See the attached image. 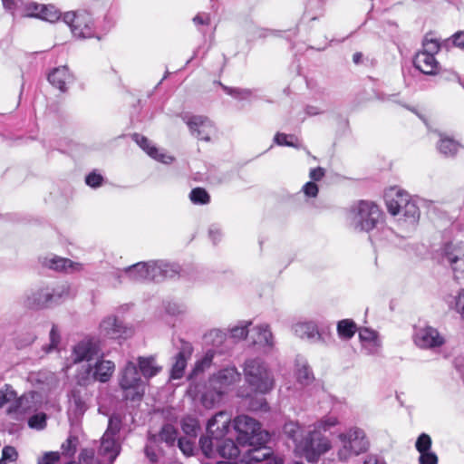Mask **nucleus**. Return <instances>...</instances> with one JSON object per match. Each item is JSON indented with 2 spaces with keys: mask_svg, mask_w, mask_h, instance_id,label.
Masks as SVG:
<instances>
[{
  "mask_svg": "<svg viewBox=\"0 0 464 464\" xmlns=\"http://www.w3.org/2000/svg\"><path fill=\"white\" fill-rule=\"evenodd\" d=\"M100 332L104 337L111 339L126 338L131 334V330L115 316H108L100 324Z\"/></svg>",
  "mask_w": 464,
  "mask_h": 464,
  "instance_id": "16",
  "label": "nucleus"
},
{
  "mask_svg": "<svg viewBox=\"0 0 464 464\" xmlns=\"http://www.w3.org/2000/svg\"><path fill=\"white\" fill-rule=\"evenodd\" d=\"M44 5H40L35 2H29L24 4L22 2V7L16 14L20 16L35 17L39 18L41 11H43Z\"/></svg>",
  "mask_w": 464,
  "mask_h": 464,
  "instance_id": "41",
  "label": "nucleus"
},
{
  "mask_svg": "<svg viewBox=\"0 0 464 464\" xmlns=\"http://www.w3.org/2000/svg\"><path fill=\"white\" fill-rule=\"evenodd\" d=\"M227 334L219 329H212L204 334V341L213 347H219L226 340Z\"/></svg>",
  "mask_w": 464,
  "mask_h": 464,
  "instance_id": "42",
  "label": "nucleus"
},
{
  "mask_svg": "<svg viewBox=\"0 0 464 464\" xmlns=\"http://www.w3.org/2000/svg\"><path fill=\"white\" fill-rule=\"evenodd\" d=\"M295 334L302 338L307 339L312 342L325 343V337L324 333H321L318 329L317 324L313 321L300 322L294 325Z\"/></svg>",
  "mask_w": 464,
  "mask_h": 464,
  "instance_id": "21",
  "label": "nucleus"
},
{
  "mask_svg": "<svg viewBox=\"0 0 464 464\" xmlns=\"http://www.w3.org/2000/svg\"><path fill=\"white\" fill-rule=\"evenodd\" d=\"M150 280L160 282L172 278L179 273V266L165 261H149Z\"/></svg>",
  "mask_w": 464,
  "mask_h": 464,
  "instance_id": "19",
  "label": "nucleus"
},
{
  "mask_svg": "<svg viewBox=\"0 0 464 464\" xmlns=\"http://www.w3.org/2000/svg\"><path fill=\"white\" fill-rule=\"evenodd\" d=\"M100 352L101 349L96 341L84 339L73 347L71 357L74 363H79L83 361L90 362L98 357Z\"/></svg>",
  "mask_w": 464,
  "mask_h": 464,
  "instance_id": "15",
  "label": "nucleus"
},
{
  "mask_svg": "<svg viewBox=\"0 0 464 464\" xmlns=\"http://www.w3.org/2000/svg\"><path fill=\"white\" fill-rule=\"evenodd\" d=\"M454 279L456 281H463L464 280V258L459 259L458 262L450 265Z\"/></svg>",
  "mask_w": 464,
  "mask_h": 464,
  "instance_id": "59",
  "label": "nucleus"
},
{
  "mask_svg": "<svg viewBox=\"0 0 464 464\" xmlns=\"http://www.w3.org/2000/svg\"><path fill=\"white\" fill-rule=\"evenodd\" d=\"M251 446L253 448L249 450L244 457L246 464H250L252 462L264 463L272 459V458H270L272 451L269 448L265 447V444Z\"/></svg>",
  "mask_w": 464,
  "mask_h": 464,
  "instance_id": "30",
  "label": "nucleus"
},
{
  "mask_svg": "<svg viewBox=\"0 0 464 464\" xmlns=\"http://www.w3.org/2000/svg\"><path fill=\"white\" fill-rule=\"evenodd\" d=\"M439 140L437 142V150L438 151L446 158H453L457 155L459 150L461 149V144L442 133L439 134Z\"/></svg>",
  "mask_w": 464,
  "mask_h": 464,
  "instance_id": "27",
  "label": "nucleus"
},
{
  "mask_svg": "<svg viewBox=\"0 0 464 464\" xmlns=\"http://www.w3.org/2000/svg\"><path fill=\"white\" fill-rule=\"evenodd\" d=\"M296 377L300 383L302 384H308L312 380V372L305 363L302 365H298L297 371H296Z\"/></svg>",
  "mask_w": 464,
  "mask_h": 464,
  "instance_id": "55",
  "label": "nucleus"
},
{
  "mask_svg": "<svg viewBox=\"0 0 464 464\" xmlns=\"http://www.w3.org/2000/svg\"><path fill=\"white\" fill-rule=\"evenodd\" d=\"M241 380V374L235 366L223 368L208 379V390L201 396L206 408H212L223 396L230 392Z\"/></svg>",
  "mask_w": 464,
  "mask_h": 464,
  "instance_id": "2",
  "label": "nucleus"
},
{
  "mask_svg": "<svg viewBox=\"0 0 464 464\" xmlns=\"http://www.w3.org/2000/svg\"><path fill=\"white\" fill-rule=\"evenodd\" d=\"M385 202L388 212L398 217L410 225H415L420 218V210L416 202L405 191L392 188L385 194Z\"/></svg>",
  "mask_w": 464,
  "mask_h": 464,
  "instance_id": "4",
  "label": "nucleus"
},
{
  "mask_svg": "<svg viewBox=\"0 0 464 464\" xmlns=\"http://www.w3.org/2000/svg\"><path fill=\"white\" fill-rule=\"evenodd\" d=\"M257 337L254 340L255 343H259L264 346L271 348L273 346V334L269 326L266 324L257 325L254 328Z\"/></svg>",
  "mask_w": 464,
  "mask_h": 464,
  "instance_id": "36",
  "label": "nucleus"
},
{
  "mask_svg": "<svg viewBox=\"0 0 464 464\" xmlns=\"http://www.w3.org/2000/svg\"><path fill=\"white\" fill-rule=\"evenodd\" d=\"M60 460V453L58 451L45 452L42 458L38 459L37 464H57Z\"/></svg>",
  "mask_w": 464,
  "mask_h": 464,
  "instance_id": "61",
  "label": "nucleus"
},
{
  "mask_svg": "<svg viewBox=\"0 0 464 464\" xmlns=\"http://www.w3.org/2000/svg\"><path fill=\"white\" fill-rule=\"evenodd\" d=\"M121 429V419L118 415H112L109 419V423L106 431L103 435L106 437H113L118 439L120 430Z\"/></svg>",
  "mask_w": 464,
  "mask_h": 464,
  "instance_id": "48",
  "label": "nucleus"
},
{
  "mask_svg": "<svg viewBox=\"0 0 464 464\" xmlns=\"http://www.w3.org/2000/svg\"><path fill=\"white\" fill-rule=\"evenodd\" d=\"M63 22L71 28L72 34L78 38H92L96 34L95 23L92 14L86 10L67 12L63 16Z\"/></svg>",
  "mask_w": 464,
  "mask_h": 464,
  "instance_id": "11",
  "label": "nucleus"
},
{
  "mask_svg": "<svg viewBox=\"0 0 464 464\" xmlns=\"http://www.w3.org/2000/svg\"><path fill=\"white\" fill-rule=\"evenodd\" d=\"M121 451V444L118 439L113 437H106L103 435L101 439V445L98 450V454L102 456L104 460L113 462Z\"/></svg>",
  "mask_w": 464,
  "mask_h": 464,
  "instance_id": "24",
  "label": "nucleus"
},
{
  "mask_svg": "<svg viewBox=\"0 0 464 464\" xmlns=\"http://www.w3.org/2000/svg\"><path fill=\"white\" fill-rule=\"evenodd\" d=\"M446 301L449 307L457 312L464 320V289L448 296Z\"/></svg>",
  "mask_w": 464,
  "mask_h": 464,
  "instance_id": "39",
  "label": "nucleus"
},
{
  "mask_svg": "<svg viewBox=\"0 0 464 464\" xmlns=\"http://www.w3.org/2000/svg\"><path fill=\"white\" fill-rule=\"evenodd\" d=\"M178 430L174 426L166 424L161 428L159 438L161 441H164L169 446H173L177 440Z\"/></svg>",
  "mask_w": 464,
  "mask_h": 464,
  "instance_id": "44",
  "label": "nucleus"
},
{
  "mask_svg": "<svg viewBox=\"0 0 464 464\" xmlns=\"http://www.w3.org/2000/svg\"><path fill=\"white\" fill-rule=\"evenodd\" d=\"M420 464H438V456L431 450L420 453Z\"/></svg>",
  "mask_w": 464,
  "mask_h": 464,
  "instance_id": "62",
  "label": "nucleus"
},
{
  "mask_svg": "<svg viewBox=\"0 0 464 464\" xmlns=\"http://www.w3.org/2000/svg\"><path fill=\"white\" fill-rule=\"evenodd\" d=\"M440 40L434 37L433 34L429 33L422 41V50L420 52L435 56L440 50Z\"/></svg>",
  "mask_w": 464,
  "mask_h": 464,
  "instance_id": "40",
  "label": "nucleus"
},
{
  "mask_svg": "<svg viewBox=\"0 0 464 464\" xmlns=\"http://www.w3.org/2000/svg\"><path fill=\"white\" fill-rule=\"evenodd\" d=\"M149 269V262H139L124 268L122 271H117L115 273V276L118 279H121V275L123 274L127 278L133 282L147 281L150 280Z\"/></svg>",
  "mask_w": 464,
  "mask_h": 464,
  "instance_id": "22",
  "label": "nucleus"
},
{
  "mask_svg": "<svg viewBox=\"0 0 464 464\" xmlns=\"http://www.w3.org/2000/svg\"><path fill=\"white\" fill-rule=\"evenodd\" d=\"M69 402L71 408L76 414H83L87 410V405L82 395V390L79 387H74L69 395Z\"/></svg>",
  "mask_w": 464,
  "mask_h": 464,
  "instance_id": "33",
  "label": "nucleus"
},
{
  "mask_svg": "<svg viewBox=\"0 0 464 464\" xmlns=\"http://www.w3.org/2000/svg\"><path fill=\"white\" fill-rule=\"evenodd\" d=\"M131 138L152 159L164 164H169L174 160L172 156L160 151L145 136L134 133Z\"/></svg>",
  "mask_w": 464,
  "mask_h": 464,
  "instance_id": "20",
  "label": "nucleus"
},
{
  "mask_svg": "<svg viewBox=\"0 0 464 464\" xmlns=\"http://www.w3.org/2000/svg\"><path fill=\"white\" fill-rule=\"evenodd\" d=\"M359 338L362 343L379 338L378 334L369 328H362L359 331Z\"/></svg>",
  "mask_w": 464,
  "mask_h": 464,
  "instance_id": "63",
  "label": "nucleus"
},
{
  "mask_svg": "<svg viewBox=\"0 0 464 464\" xmlns=\"http://www.w3.org/2000/svg\"><path fill=\"white\" fill-rule=\"evenodd\" d=\"M44 265L51 269L64 272L76 271L82 268L81 264L74 263L68 258H63L57 256L45 257L44 260Z\"/></svg>",
  "mask_w": 464,
  "mask_h": 464,
  "instance_id": "28",
  "label": "nucleus"
},
{
  "mask_svg": "<svg viewBox=\"0 0 464 464\" xmlns=\"http://www.w3.org/2000/svg\"><path fill=\"white\" fill-rule=\"evenodd\" d=\"M338 438L341 446L337 456L342 461H346L353 456L365 452L369 447L364 431L358 428L350 429L340 433Z\"/></svg>",
  "mask_w": 464,
  "mask_h": 464,
  "instance_id": "9",
  "label": "nucleus"
},
{
  "mask_svg": "<svg viewBox=\"0 0 464 464\" xmlns=\"http://www.w3.org/2000/svg\"><path fill=\"white\" fill-rule=\"evenodd\" d=\"M42 406L43 397L41 393L29 392L17 399L15 411L19 414L30 415L41 410Z\"/></svg>",
  "mask_w": 464,
  "mask_h": 464,
  "instance_id": "18",
  "label": "nucleus"
},
{
  "mask_svg": "<svg viewBox=\"0 0 464 464\" xmlns=\"http://www.w3.org/2000/svg\"><path fill=\"white\" fill-rule=\"evenodd\" d=\"M189 199L196 205H206L210 201V196L203 188H195L189 193Z\"/></svg>",
  "mask_w": 464,
  "mask_h": 464,
  "instance_id": "46",
  "label": "nucleus"
},
{
  "mask_svg": "<svg viewBox=\"0 0 464 464\" xmlns=\"http://www.w3.org/2000/svg\"><path fill=\"white\" fill-rule=\"evenodd\" d=\"M283 431L287 438L293 440L296 449H298L299 442L304 439L303 438L302 427L297 422L288 421L285 423Z\"/></svg>",
  "mask_w": 464,
  "mask_h": 464,
  "instance_id": "37",
  "label": "nucleus"
},
{
  "mask_svg": "<svg viewBox=\"0 0 464 464\" xmlns=\"http://www.w3.org/2000/svg\"><path fill=\"white\" fill-rule=\"evenodd\" d=\"M413 64L416 69L424 74L434 75L439 72L440 63L434 55L418 52L414 57Z\"/></svg>",
  "mask_w": 464,
  "mask_h": 464,
  "instance_id": "23",
  "label": "nucleus"
},
{
  "mask_svg": "<svg viewBox=\"0 0 464 464\" xmlns=\"http://www.w3.org/2000/svg\"><path fill=\"white\" fill-rule=\"evenodd\" d=\"M194 440H195V438H190V437L179 438L178 440V446L186 456H190L193 454Z\"/></svg>",
  "mask_w": 464,
  "mask_h": 464,
  "instance_id": "56",
  "label": "nucleus"
},
{
  "mask_svg": "<svg viewBox=\"0 0 464 464\" xmlns=\"http://www.w3.org/2000/svg\"><path fill=\"white\" fill-rule=\"evenodd\" d=\"M85 182L89 187L96 188L102 185L103 177L101 174L92 171L86 176Z\"/></svg>",
  "mask_w": 464,
  "mask_h": 464,
  "instance_id": "60",
  "label": "nucleus"
},
{
  "mask_svg": "<svg viewBox=\"0 0 464 464\" xmlns=\"http://www.w3.org/2000/svg\"><path fill=\"white\" fill-rule=\"evenodd\" d=\"M251 322H240L237 325L230 329V337L235 340H243L247 336L248 326Z\"/></svg>",
  "mask_w": 464,
  "mask_h": 464,
  "instance_id": "51",
  "label": "nucleus"
},
{
  "mask_svg": "<svg viewBox=\"0 0 464 464\" xmlns=\"http://www.w3.org/2000/svg\"><path fill=\"white\" fill-rule=\"evenodd\" d=\"M28 426L29 428L36 430H42L46 427L47 424V416L44 412H34L33 414L28 415Z\"/></svg>",
  "mask_w": 464,
  "mask_h": 464,
  "instance_id": "45",
  "label": "nucleus"
},
{
  "mask_svg": "<svg viewBox=\"0 0 464 464\" xmlns=\"http://www.w3.org/2000/svg\"><path fill=\"white\" fill-rule=\"evenodd\" d=\"M432 440L430 435L426 433H421L415 443V448L419 453H422L423 451H429L431 450Z\"/></svg>",
  "mask_w": 464,
  "mask_h": 464,
  "instance_id": "53",
  "label": "nucleus"
},
{
  "mask_svg": "<svg viewBox=\"0 0 464 464\" xmlns=\"http://www.w3.org/2000/svg\"><path fill=\"white\" fill-rule=\"evenodd\" d=\"M199 446L202 453L207 458L220 457L227 459H237L240 450L231 439L200 438Z\"/></svg>",
  "mask_w": 464,
  "mask_h": 464,
  "instance_id": "10",
  "label": "nucleus"
},
{
  "mask_svg": "<svg viewBox=\"0 0 464 464\" xmlns=\"http://www.w3.org/2000/svg\"><path fill=\"white\" fill-rule=\"evenodd\" d=\"M18 453L12 446L0 447V464H7L17 459Z\"/></svg>",
  "mask_w": 464,
  "mask_h": 464,
  "instance_id": "52",
  "label": "nucleus"
},
{
  "mask_svg": "<svg viewBox=\"0 0 464 464\" xmlns=\"http://www.w3.org/2000/svg\"><path fill=\"white\" fill-rule=\"evenodd\" d=\"M96 380L92 372V366L88 364L84 366L76 375V386L79 388H87L91 384L94 383Z\"/></svg>",
  "mask_w": 464,
  "mask_h": 464,
  "instance_id": "38",
  "label": "nucleus"
},
{
  "mask_svg": "<svg viewBox=\"0 0 464 464\" xmlns=\"http://www.w3.org/2000/svg\"><path fill=\"white\" fill-rule=\"evenodd\" d=\"M295 140H297L295 135H287L281 132H277L274 138V141L279 146L297 147Z\"/></svg>",
  "mask_w": 464,
  "mask_h": 464,
  "instance_id": "54",
  "label": "nucleus"
},
{
  "mask_svg": "<svg viewBox=\"0 0 464 464\" xmlns=\"http://www.w3.org/2000/svg\"><path fill=\"white\" fill-rule=\"evenodd\" d=\"M338 424L335 416H325L313 424L306 437L298 444V449L308 462L315 463L331 449L330 440L322 434Z\"/></svg>",
  "mask_w": 464,
  "mask_h": 464,
  "instance_id": "1",
  "label": "nucleus"
},
{
  "mask_svg": "<svg viewBox=\"0 0 464 464\" xmlns=\"http://www.w3.org/2000/svg\"><path fill=\"white\" fill-rule=\"evenodd\" d=\"M414 343L421 349H432L444 344V338L436 328L431 326L418 327L414 331Z\"/></svg>",
  "mask_w": 464,
  "mask_h": 464,
  "instance_id": "13",
  "label": "nucleus"
},
{
  "mask_svg": "<svg viewBox=\"0 0 464 464\" xmlns=\"http://www.w3.org/2000/svg\"><path fill=\"white\" fill-rule=\"evenodd\" d=\"M243 372L246 382L255 393L266 394L274 389V374L262 359L246 360Z\"/></svg>",
  "mask_w": 464,
  "mask_h": 464,
  "instance_id": "3",
  "label": "nucleus"
},
{
  "mask_svg": "<svg viewBox=\"0 0 464 464\" xmlns=\"http://www.w3.org/2000/svg\"><path fill=\"white\" fill-rule=\"evenodd\" d=\"M444 259L449 265L464 258V243L451 242L445 246L443 251Z\"/></svg>",
  "mask_w": 464,
  "mask_h": 464,
  "instance_id": "31",
  "label": "nucleus"
},
{
  "mask_svg": "<svg viewBox=\"0 0 464 464\" xmlns=\"http://www.w3.org/2000/svg\"><path fill=\"white\" fill-rule=\"evenodd\" d=\"M95 456L93 449H83L79 455V460L82 464H92Z\"/></svg>",
  "mask_w": 464,
  "mask_h": 464,
  "instance_id": "64",
  "label": "nucleus"
},
{
  "mask_svg": "<svg viewBox=\"0 0 464 464\" xmlns=\"http://www.w3.org/2000/svg\"><path fill=\"white\" fill-rule=\"evenodd\" d=\"M183 432L190 438H196L199 430L198 420L193 417H185L181 422Z\"/></svg>",
  "mask_w": 464,
  "mask_h": 464,
  "instance_id": "43",
  "label": "nucleus"
},
{
  "mask_svg": "<svg viewBox=\"0 0 464 464\" xmlns=\"http://www.w3.org/2000/svg\"><path fill=\"white\" fill-rule=\"evenodd\" d=\"M356 331L357 325L351 319H343L337 323V334L341 339L350 340Z\"/></svg>",
  "mask_w": 464,
  "mask_h": 464,
  "instance_id": "35",
  "label": "nucleus"
},
{
  "mask_svg": "<svg viewBox=\"0 0 464 464\" xmlns=\"http://www.w3.org/2000/svg\"><path fill=\"white\" fill-rule=\"evenodd\" d=\"M231 416L227 411H219L208 420L207 435L201 438L222 439L230 429Z\"/></svg>",
  "mask_w": 464,
  "mask_h": 464,
  "instance_id": "14",
  "label": "nucleus"
},
{
  "mask_svg": "<svg viewBox=\"0 0 464 464\" xmlns=\"http://www.w3.org/2000/svg\"><path fill=\"white\" fill-rule=\"evenodd\" d=\"M362 349L368 355L377 354L381 349L382 343L379 338L362 343Z\"/></svg>",
  "mask_w": 464,
  "mask_h": 464,
  "instance_id": "58",
  "label": "nucleus"
},
{
  "mask_svg": "<svg viewBox=\"0 0 464 464\" xmlns=\"http://www.w3.org/2000/svg\"><path fill=\"white\" fill-rule=\"evenodd\" d=\"M61 18V12L52 5H44L43 11H41L39 19L47 21L49 23H54Z\"/></svg>",
  "mask_w": 464,
  "mask_h": 464,
  "instance_id": "47",
  "label": "nucleus"
},
{
  "mask_svg": "<svg viewBox=\"0 0 464 464\" xmlns=\"http://www.w3.org/2000/svg\"><path fill=\"white\" fill-rule=\"evenodd\" d=\"M215 350L209 349L206 352L204 356L195 362V365L188 376L189 379H192L194 376H197L199 373H202L206 369H208L212 363V361L215 356Z\"/></svg>",
  "mask_w": 464,
  "mask_h": 464,
  "instance_id": "34",
  "label": "nucleus"
},
{
  "mask_svg": "<svg viewBox=\"0 0 464 464\" xmlns=\"http://www.w3.org/2000/svg\"><path fill=\"white\" fill-rule=\"evenodd\" d=\"M137 363L140 374L147 381L158 375L162 370V367L157 363L155 355L139 356Z\"/></svg>",
  "mask_w": 464,
  "mask_h": 464,
  "instance_id": "26",
  "label": "nucleus"
},
{
  "mask_svg": "<svg viewBox=\"0 0 464 464\" xmlns=\"http://www.w3.org/2000/svg\"><path fill=\"white\" fill-rule=\"evenodd\" d=\"M191 134L198 140L208 141L215 131L213 122L202 115H191L183 117Z\"/></svg>",
  "mask_w": 464,
  "mask_h": 464,
  "instance_id": "12",
  "label": "nucleus"
},
{
  "mask_svg": "<svg viewBox=\"0 0 464 464\" xmlns=\"http://www.w3.org/2000/svg\"><path fill=\"white\" fill-rule=\"evenodd\" d=\"M71 296L67 283L54 286H44L32 292L25 299V305L31 309H42L60 304Z\"/></svg>",
  "mask_w": 464,
  "mask_h": 464,
  "instance_id": "6",
  "label": "nucleus"
},
{
  "mask_svg": "<svg viewBox=\"0 0 464 464\" xmlns=\"http://www.w3.org/2000/svg\"><path fill=\"white\" fill-rule=\"evenodd\" d=\"M193 346L189 342L181 340L179 351L175 356V362L170 371L171 379H180L187 367L188 361L193 353Z\"/></svg>",
  "mask_w": 464,
  "mask_h": 464,
  "instance_id": "17",
  "label": "nucleus"
},
{
  "mask_svg": "<svg viewBox=\"0 0 464 464\" xmlns=\"http://www.w3.org/2000/svg\"><path fill=\"white\" fill-rule=\"evenodd\" d=\"M115 369V364L113 362L109 360H97L95 364L92 366V372L94 375V379L96 382H107Z\"/></svg>",
  "mask_w": 464,
  "mask_h": 464,
  "instance_id": "29",
  "label": "nucleus"
},
{
  "mask_svg": "<svg viewBox=\"0 0 464 464\" xmlns=\"http://www.w3.org/2000/svg\"><path fill=\"white\" fill-rule=\"evenodd\" d=\"M234 429L241 444L263 445L269 440V433L262 430L260 423L247 415H239L234 420Z\"/></svg>",
  "mask_w": 464,
  "mask_h": 464,
  "instance_id": "7",
  "label": "nucleus"
},
{
  "mask_svg": "<svg viewBox=\"0 0 464 464\" xmlns=\"http://www.w3.org/2000/svg\"><path fill=\"white\" fill-rule=\"evenodd\" d=\"M222 88L227 95H230L238 101H252L258 99L257 89L228 87L225 85H222Z\"/></svg>",
  "mask_w": 464,
  "mask_h": 464,
  "instance_id": "32",
  "label": "nucleus"
},
{
  "mask_svg": "<svg viewBox=\"0 0 464 464\" xmlns=\"http://www.w3.org/2000/svg\"><path fill=\"white\" fill-rule=\"evenodd\" d=\"M48 81L53 86L64 92L67 90V84L72 82V75L67 66H59L50 72Z\"/></svg>",
  "mask_w": 464,
  "mask_h": 464,
  "instance_id": "25",
  "label": "nucleus"
},
{
  "mask_svg": "<svg viewBox=\"0 0 464 464\" xmlns=\"http://www.w3.org/2000/svg\"><path fill=\"white\" fill-rule=\"evenodd\" d=\"M119 385L123 391L124 399L128 401H140L144 395L145 384L142 381L137 365L129 361L119 375Z\"/></svg>",
  "mask_w": 464,
  "mask_h": 464,
  "instance_id": "8",
  "label": "nucleus"
},
{
  "mask_svg": "<svg viewBox=\"0 0 464 464\" xmlns=\"http://www.w3.org/2000/svg\"><path fill=\"white\" fill-rule=\"evenodd\" d=\"M53 376L45 372H31L28 380L33 384H44L48 383L49 380H52Z\"/></svg>",
  "mask_w": 464,
  "mask_h": 464,
  "instance_id": "57",
  "label": "nucleus"
},
{
  "mask_svg": "<svg viewBox=\"0 0 464 464\" xmlns=\"http://www.w3.org/2000/svg\"><path fill=\"white\" fill-rule=\"evenodd\" d=\"M348 218L354 231L368 233L377 227L382 211L375 203L361 200L351 208Z\"/></svg>",
  "mask_w": 464,
  "mask_h": 464,
  "instance_id": "5",
  "label": "nucleus"
},
{
  "mask_svg": "<svg viewBox=\"0 0 464 464\" xmlns=\"http://www.w3.org/2000/svg\"><path fill=\"white\" fill-rule=\"evenodd\" d=\"M78 438L76 436H69L61 446L62 454L69 458L72 457L76 452Z\"/></svg>",
  "mask_w": 464,
  "mask_h": 464,
  "instance_id": "50",
  "label": "nucleus"
},
{
  "mask_svg": "<svg viewBox=\"0 0 464 464\" xmlns=\"http://www.w3.org/2000/svg\"><path fill=\"white\" fill-rule=\"evenodd\" d=\"M17 399V393L10 384H5L0 389V408L5 404L15 401Z\"/></svg>",
  "mask_w": 464,
  "mask_h": 464,
  "instance_id": "49",
  "label": "nucleus"
}]
</instances>
